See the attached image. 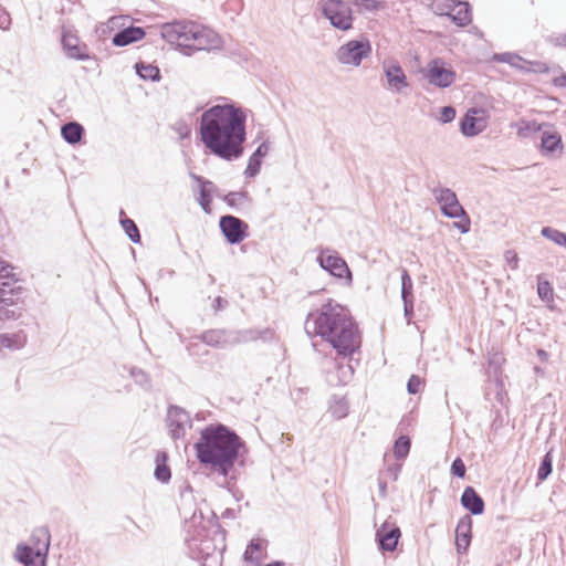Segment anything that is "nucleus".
<instances>
[{"label":"nucleus","instance_id":"9d476101","mask_svg":"<svg viewBox=\"0 0 566 566\" xmlns=\"http://www.w3.org/2000/svg\"><path fill=\"white\" fill-rule=\"evenodd\" d=\"M220 229L227 241L231 244L242 242L248 235V224L241 219L227 214L220 218Z\"/></svg>","mask_w":566,"mask_h":566},{"label":"nucleus","instance_id":"cd10ccee","mask_svg":"<svg viewBox=\"0 0 566 566\" xmlns=\"http://www.w3.org/2000/svg\"><path fill=\"white\" fill-rule=\"evenodd\" d=\"M21 292L20 286H13L10 282L6 281L0 286V305H15Z\"/></svg>","mask_w":566,"mask_h":566},{"label":"nucleus","instance_id":"ea45409f","mask_svg":"<svg viewBox=\"0 0 566 566\" xmlns=\"http://www.w3.org/2000/svg\"><path fill=\"white\" fill-rule=\"evenodd\" d=\"M541 129V125L534 120H521L517 124V134L521 137H526L532 133L538 132Z\"/></svg>","mask_w":566,"mask_h":566},{"label":"nucleus","instance_id":"bb28decb","mask_svg":"<svg viewBox=\"0 0 566 566\" xmlns=\"http://www.w3.org/2000/svg\"><path fill=\"white\" fill-rule=\"evenodd\" d=\"M265 545L261 539H252L244 552V560L254 565H259L263 559V551Z\"/></svg>","mask_w":566,"mask_h":566},{"label":"nucleus","instance_id":"e433bc0d","mask_svg":"<svg viewBox=\"0 0 566 566\" xmlns=\"http://www.w3.org/2000/svg\"><path fill=\"white\" fill-rule=\"evenodd\" d=\"M412 286H413L412 280H411L408 271L403 269L401 272V298H402V301L413 300Z\"/></svg>","mask_w":566,"mask_h":566},{"label":"nucleus","instance_id":"c756f323","mask_svg":"<svg viewBox=\"0 0 566 566\" xmlns=\"http://www.w3.org/2000/svg\"><path fill=\"white\" fill-rule=\"evenodd\" d=\"M562 147V138L557 133L545 132L542 136V149L552 154Z\"/></svg>","mask_w":566,"mask_h":566},{"label":"nucleus","instance_id":"0e129e2a","mask_svg":"<svg viewBox=\"0 0 566 566\" xmlns=\"http://www.w3.org/2000/svg\"><path fill=\"white\" fill-rule=\"evenodd\" d=\"M537 356L542 359V360H546L548 358V354L547 352H545L544 349H538L537 350Z\"/></svg>","mask_w":566,"mask_h":566},{"label":"nucleus","instance_id":"6e6d98bb","mask_svg":"<svg viewBox=\"0 0 566 566\" xmlns=\"http://www.w3.org/2000/svg\"><path fill=\"white\" fill-rule=\"evenodd\" d=\"M548 41L555 46L566 48V33L552 35Z\"/></svg>","mask_w":566,"mask_h":566},{"label":"nucleus","instance_id":"5fc2aeb1","mask_svg":"<svg viewBox=\"0 0 566 566\" xmlns=\"http://www.w3.org/2000/svg\"><path fill=\"white\" fill-rule=\"evenodd\" d=\"M11 24V18L9 13L0 7V29L8 30Z\"/></svg>","mask_w":566,"mask_h":566},{"label":"nucleus","instance_id":"4d7b16f0","mask_svg":"<svg viewBox=\"0 0 566 566\" xmlns=\"http://www.w3.org/2000/svg\"><path fill=\"white\" fill-rule=\"evenodd\" d=\"M403 302L405 316L410 319L413 314V300H406Z\"/></svg>","mask_w":566,"mask_h":566},{"label":"nucleus","instance_id":"79ce46f5","mask_svg":"<svg viewBox=\"0 0 566 566\" xmlns=\"http://www.w3.org/2000/svg\"><path fill=\"white\" fill-rule=\"evenodd\" d=\"M537 294L539 298L544 302L553 301V289L549 282L538 280Z\"/></svg>","mask_w":566,"mask_h":566},{"label":"nucleus","instance_id":"c03bdc74","mask_svg":"<svg viewBox=\"0 0 566 566\" xmlns=\"http://www.w3.org/2000/svg\"><path fill=\"white\" fill-rule=\"evenodd\" d=\"M353 3L366 11H377L381 7V2L378 0H353Z\"/></svg>","mask_w":566,"mask_h":566},{"label":"nucleus","instance_id":"b1692460","mask_svg":"<svg viewBox=\"0 0 566 566\" xmlns=\"http://www.w3.org/2000/svg\"><path fill=\"white\" fill-rule=\"evenodd\" d=\"M187 546L189 555L193 559H200L207 557L211 553V545L208 539H201L199 537H192L187 539Z\"/></svg>","mask_w":566,"mask_h":566},{"label":"nucleus","instance_id":"6ab92c4d","mask_svg":"<svg viewBox=\"0 0 566 566\" xmlns=\"http://www.w3.org/2000/svg\"><path fill=\"white\" fill-rule=\"evenodd\" d=\"M472 518L465 515L460 518L455 528V545L458 553L467 552L471 542Z\"/></svg>","mask_w":566,"mask_h":566},{"label":"nucleus","instance_id":"bf43d9fd","mask_svg":"<svg viewBox=\"0 0 566 566\" xmlns=\"http://www.w3.org/2000/svg\"><path fill=\"white\" fill-rule=\"evenodd\" d=\"M553 84L557 87H566V74L555 77Z\"/></svg>","mask_w":566,"mask_h":566},{"label":"nucleus","instance_id":"13d9d810","mask_svg":"<svg viewBox=\"0 0 566 566\" xmlns=\"http://www.w3.org/2000/svg\"><path fill=\"white\" fill-rule=\"evenodd\" d=\"M342 369V373H343V379L342 381L343 382H347V380L350 378V376L353 375V368L350 365H346L345 367H340Z\"/></svg>","mask_w":566,"mask_h":566},{"label":"nucleus","instance_id":"ddd939ff","mask_svg":"<svg viewBox=\"0 0 566 566\" xmlns=\"http://www.w3.org/2000/svg\"><path fill=\"white\" fill-rule=\"evenodd\" d=\"M382 70L389 91L399 94L409 86L407 76L397 61L391 60L384 62Z\"/></svg>","mask_w":566,"mask_h":566},{"label":"nucleus","instance_id":"e2e57ef3","mask_svg":"<svg viewBox=\"0 0 566 566\" xmlns=\"http://www.w3.org/2000/svg\"><path fill=\"white\" fill-rule=\"evenodd\" d=\"M386 489H387V483L385 481H379V491L382 496L386 495Z\"/></svg>","mask_w":566,"mask_h":566},{"label":"nucleus","instance_id":"c9c22d12","mask_svg":"<svg viewBox=\"0 0 566 566\" xmlns=\"http://www.w3.org/2000/svg\"><path fill=\"white\" fill-rule=\"evenodd\" d=\"M120 224H122L125 233L128 235V238L134 243L140 242L139 230H138L136 223L132 219H129V218L120 219Z\"/></svg>","mask_w":566,"mask_h":566},{"label":"nucleus","instance_id":"de8ad7c7","mask_svg":"<svg viewBox=\"0 0 566 566\" xmlns=\"http://www.w3.org/2000/svg\"><path fill=\"white\" fill-rule=\"evenodd\" d=\"M130 375L135 379V381L137 384H139L140 386H148L149 385L148 376H147V374L144 370H142L139 368H132Z\"/></svg>","mask_w":566,"mask_h":566},{"label":"nucleus","instance_id":"5701e85b","mask_svg":"<svg viewBox=\"0 0 566 566\" xmlns=\"http://www.w3.org/2000/svg\"><path fill=\"white\" fill-rule=\"evenodd\" d=\"M35 551L25 544H18L14 558L24 566H45L46 558L41 557L39 563L34 562Z\"/></svg>","mask_w":566,"mask_h":566},{"label":"nucleus","instance_id":"680f3d73","mask_svg":"<svg viewBox=\"0 0 566 566\" xmlns=\"http://www.w3.org/2000/svg\"><path fill=\"white\" fill-rule=\"evenodd\" d=\"M3 348H8V337L7 334L0 335V350Z\"/></svg>","mask_w":566,"mask_h":566},{"label":"nucleus","instance_id":"864d4df0","mask_svg":"<svg viewBox=\"0 0 566 566\" xmlns=\"http://www.w3.org/2000/svg\"><path fill=\"white\" fill-rule=\"evenodd\" d=\"M504 258H505L506 263L511 266L512 270L517 269L518 258L514 251H511V250L506 251L504 254Z\"/></svg>","mask_w":566,"mask_h":566},{"label":"nucleus","instance_id":"473e14b6","mask_svg":"<svg viewBox=\"0 0 566 566\" xmlns=\"http://www.w3.org/2000/svg\"><path fill=\"white\" fill-rule=\"evenodd\" d=\"M410 439L407 436H400L394 444V454L397 460H403L410 451Z\"/></svg>","mask_w":566,"mask_h":566},{"label":"nucleus","instance_id":"2f4dec72","mask_svg":"<svg viewBox=\"0 0 566 566\" xmlns=\"http://www.w3.org/2000/svg\"><path fill=\"white\" fill-rule=\"evenodd\" d=\"M137 74L144 80L158 81L160 78L159 69L151 64L136 63Z\"/></svg>","mask_w":566,"mask_h":566},{"label":"nucleus","instance_id":"338daca9","mask_svg":"<svg viewBox=\"0 0 566 566\" xmlns=\"http://www.w3.org/2000/svg\"><path fill=\"white\" fill-rule=\"evenodd\" d=\"M264 334H265V335H268V334H269V335H272V333H271V332H269V331H265V332H264Z\"/></svg>","mask_w":566,"mask_h":566},{"label":"nucleus","instance_id":"dca6fc26","mask_svg":"<svg viewBox=\"0 0 566 566\" xmlns=\"http://www.w3.org/2000/svg\"><path fill=\"white\" fill-rule=\"evenodd\" d=\"M62 45L66 55L71 59L86 61L90 59L88 48L82 43L78 36L70 31L63 32Z\"/></svg>","mask_w":566,"mask_h":566},{"label":"nucleus","instance_id":"20e7f679","mask_svg":"<svg viewBox=\"0 0 566 566\" xmlns=\"http://www.w3.org/2000/svg\"><path fill=\"white\" fill-rule=\"evenodd\" d=\"M160 35L186 55H190L193 51L211 50L220 45V38L214 31L189 20L164 23L160 27Z\"/></svg>","mask_w":566,"mask_h":566},{"label":"nucleus","instance_id":"412c9836","mask_svg":"<svg viewBox=\"0 0 566 566\" xmlns=\"http://www.w3.org/2000/svg\"><path fill=\"white\" fill-rule=\"evenodd\" d=\"M461 504L474 515L482 514L484 502L472 486H467L461 495Z\"/></svg>","mask_w":566,"mask_h":566},{"label":"nucleus","instance_id":"4468645a","mask_svg":"<svg viewBox=\"0 0 566 566\" xmlns=\"http://www.w3.org/2000/svg\"><path fill=\"white\" fill-rule=\"evenodd\" d=\"M400 535V528L396 524L386 521L376 532L379 548L387 552L395 551Z\"/></svg>","mask_w":566,"mask_h":566},{"label":"nucleus","instance_id":"a19ab883","mask_svg":"<svg viewBox=\"0 0 566 566\" xmlns=\"http://www.w3.org/2000/svg\"><path fill=\"white\" fill-rule=\"evenodd\" d=\"M248 199V193L244 191H232L223 197V201L230 207H238Z\"/></svg>","mask_w":566,"mask_h":566},{"label":"nucleus","instance_id":"f3484780","mask_svg":"<svg viewBox=\"0 0 566 566\" xmlns=\"http://www.w3.org/2000/svg\"><path fill=\"white\" fill-rule=\"evenodd\" d=\"M446 14L459 27H465L472 21L470 4L468 2L450 0L446 3Z\"/></svg>","mask_w":566,"mask_h":566},{"label":"nucleus","instance_id":"603ef678","mask_svg":"<svg viewBox=\"0 0 566 566\" xmlns=\"http://www.w3.org/2000/svg\"><path fill=\"white\" fill-rule=\"evenodd\" d=\"M13 268L3 260H0V279H10L13 277L12 273Z\"/></svg>","mask_w":566,"mask_h":566},{"label":"nucleus","instance_id":"f704fd0d","mask_svg":"<svg viewBox=\"0 0 566 566\" xmlns=\"http://www.w3.org/2000/svg\"><path fill=\"white\" fill-rule=\"evenodd\" d=\"M542 235L553 241L554 243L566 247V233L560 232L551 227H544L541 231Z\"/></svg>","mask_w":566,"mask_h":566},{"label":"nucleus","instance_id":"39448f33","mask_svg":"<svg viewBox=\"0 0 566 566\" xmlns=\"http://www.w3.org/2000/svg\"><path fill=\"white\" fill-rule=\"evenodd\" d=\"M322 12L335 29L348 31L353 28V10L346 1L325 0L322 3Z\"/></svg>","mask_w":566,"mask_h":566},{"label":"nucleus","instance_id":"393cba45","mask_svg":"<svg viewBox=\"0 0 566 566\" xmlns=\"http://www.w3.org/2000/svg\"><path fill=\"white\" fill-rule=\"evenodd\" d=\"M492 60L500 63H507L512 67L523 72L526 71L527 61L513 52L495 53L493 54Z\"/></svg>","mask_w":566,"mask_h":566},{"label":"nucleus","instance_id":"0eeeda50","mask_svg":"<svg viewBox=\"0 0 566 566\" xmlns=\"http://www.w3.org/2000/svg\"><path fill=\"white\" fill-rule=\"evenodd\" d=\"M370 52L371 45L367 39L350 40L338 48L336 59L340 64L359 66Z\"/></svg>","mask_w":566,"mask_h":566},{"label":"nucleus","instance_id":"4c0bfd02","mask_svg":"<svg viewBox=\"0 0 566 566\" xmlns=\"http://www.w3.org/2000/svg\"><path fill=\"white\" fill-rule=\"evenodd\" d=\"M8 348L9 349H21L25 346L28 337L23 331L17 333L7 334Z\"/></svg>","mask_w":566,"mask_h":566},{"label":"nucleus","instance_id":"2eb2a0df","mask_svg":"<svg viewBox=\"0 0 566 566\" xmlns=\"http://www.w3.org/2000/svg\"><path fill=\"white\" fill-rule=\"evenodd\" d=\"M203 343L212 347L224 348L241 342L238 333L228 332L224 329H210L205 332L201 337Z\"/></svg>","mask_w":566,"mask_h":566},{"label":"nucleus","instance_id":"49530a36","mask_svg":"<svg viewBox=\"0 0 566 566\" xmlns=\"http://www.w3.org/2000/svg\"><path fill=\"white\" fill-rule=\"evenodd\" d=\"M455 118V109L452 106L441 108L439 120L443 124L450 123Z\"/></svg>","mask_w":566,"mask_h":566},{"label":"nucleus","instance_id":"58836bf2","mask_svg":"<svg viewBox=\"0 0 566 566\" xmlns=\"http://www.w3.org/2000/svg\"><path fill=\"white\" fill-rule=\"evenodd\" d=\"M552 470H553V459H552L551 453L548 452L542 459L541 465L538 468V471H537L538 481L542 482V481L546 480L549 476V474L552 473Z\"/></svg>","mask_w":566,"mask_h":566},{"label":"nucleus","instance_id":"a211bd4d","mask_svg":"<svg viewBox=\"0 0 566 566\" xmlns=\"http://www.w3.org/2000/svg\"><path fill=\"white\" fill-rule=\"evenodd\" d=\"M51 535L46 526L36 527L30 537L31 547L35 551V557L46 558L50 548Z\"/></svg>","mask_w":566,"mask_h":566},{"label":"nucleus","instance_id":"423d86ee","mask_svg":"<svg viewBox=\"0 0 566 566\" xmlns=\"http://www.w3.org/2000/svg\"><path fill=\"white\" fill-rule=\"evenodd\" d=\"M422 77L432 86L447 88L451 86L457 78L452 67L447 66L441 59L431 60L424 69L421 70Z\"/></svg>","mask_w":566,"mask_h":566},{"label":"nucleus","instance_id":"1a4fd4ad","mask_svg":"<svg viewBox=\"0 0 566 566\" xmlns=\"http://www.w3.org/2000/svg\"><path fill=\"white\" fill-rule=\"evenodd\" d=\"M317 261L321 268L329 272L333 276L338 279L346 277L348 282L352 281V273L347 263L336 252L331 250L322 251Z\"/></svg>","mask_w":566,"mask_h":566},{"label":"nucleus","instance_id":"f8f14e48","mask_svg":"<svg viewBox=\"0 0 566 566\" xmlns=\"http://www.w3.org/2000/svg\"><path fill=\"white\" fill-rule=\"evenodd\" d=\"M486 126L485 112L481 108H470L460 122V130L467 137L479 135Z\"/></svg>","mask_w":566,"mask_h":566},{"label":"nucleus","instance_id":"7ed1b4c3","mask_svg":"<svg viewBox=\"0 0 566 566\" xmlns=\"http://www.w3.org/2000/svg\"><path fill=\"white\" fill-rule=\"evenodd\" d=\"M243 446V441L233 430L219 423L201 430V437L196 442L195 449L201 464L227 476L233 469Z\"/></svg>","mask_w":566,"mask_h":566},{"label":"nucleus","instance_id":"69168bd1","mask_svg":"<svg viewBox=\"0 0 566 566\" xmlns=\"http://www.w3.org/2000/svg\"><path fill=\"white\" fill-rule=\"evenodd\" d=\"M399 470H400V467H399V465H397V467L395 468L394 472H392L394 480H396V479H397V476H398V471H399Z\"/></svg>","mask_w":566,"mask_h":566},{"label":"nucleus","instance_id":"a878e982","mask_svg":"<svg viewBox=\"0 0 566 566\" xmlns=\"http://www.w3.org/2000/svg\"><path fill=\"white\" fill-rule=\"evenodd\" d=\"M62 137L71 145L77 144L84 134V128L76 122H70L61 128Z\"/></svg>","mask_w":566,"mask_h":566},{"label":"nucleus","instance_id":"4be33fe9","mask_svg":"<svg viewBox=\"0 0 566 566\" xmlns=\"http://www.w3.org/2000/svg\"><path fill=\"white\" fill-rule=\"evenodd\" d=\"M145 31L139 27H129L117 32L112 42L115 46H126L130 43L140 41L145 36Z\"/></svg>","mask_w":566,"mask_h":566},{"label":"nucleus","instance_id":"6e6552de","mask_svg":"<svg viewBox=\"0 0 566 566\" xmlns=\"http://www.w3.org/2000/svg\"><path fill=\"white\" fill-rule=\"evenodd\" d=\"M432 195L446 217L457 219L460 216H465V210L460 205L455 192L451 189L438 187L432 190Z\"/></svg>","mask_w":566,"mask_h":566},{"label":"nucleus","instance_id":"3c124183","mask_svg":"<svg viewBox=\"0 0 566 566\" xmlns=\"http://www.w3.org/2000/svg\"><path fill=\"white\" fill-rule=\"evenodd\" d=\"M451 472L458 478H463L465 474V465L460 458H457L451 464Z\"/></svg>","mask_w":566,"mask_h":566},{"label":"nucleus","instance_id":"f03ea898","mask_svg":"<svg viewBox=\"0 0 566 566\" xmlns=\"http://www.w3.org/2000/svg\"><path fill=\"white\" fill-rule=\"evenodd\" d=\"M304 328L308 336H319L344 358L350 357L361 345L357 324L349 313L333 300L310 312Z\"/></svg>","mask_w":566,"mask_h":566},{"label":"nucleus","instance_id":"f257e3e1","mask_svg":"<svg viewBox=\"0 0 566 566\" xmlns=\"http://www.w3.org/2000/svg\"><path fill=\"white\" fill-rule=\"evenodd\" d=\"M247 114L233 103L217 104L200 116V136L203 145L223 160H235L243 155L247 139Z\"/></svg>","mask_w":566,"mask_h":566},{"label":"nucleus","instance_id":"7c9ffc66","mask_svg":"<svg viewBox=\"0 0 566 566\" xmlns=\"http://www.w3.org/2000/svg\"><path fill=\"white\" fill-rule=\"evenodd\" d=\"M166 454L165 453H158L156 455V469H155V476L160 482H168L171 478L170 469L165 463L166 462Z\"/></svg>","mask_w":566,"mask_h":566},{"label":"nucleus","instance_id":"72a5a7b5","mask_svg":"<svg viewBox=\"0 0 566 566\" xmlns=\"http://www.w3.org/2000/svg\"><path fill=\"white\" fill-rule=\"evenodd\" d=\"M329 410L334 418L342 419L347 416L348 412V405L345 398H334Z\"/></svg>","mask_w":566,"mask_h":566},{"label":"nucleus","instance_id":"8fccbe9b","mask_svg":"<svg viewBox=\"0 0 566 566\" xmlns=\"http://www.w3.org/2000/svg\"><path fill=\"white\" fill-rule=\"evenodd\" d=\"M459 218L461 220L455 221L453 223V227L457 228L461 233H468L470 231V224H471L468 213L465 212V216H460Z\"/></svg>","mask_w":566,"mask_h":566},{"label":"nucleus","instance_id":"37998d69","mask_svg":"<svg viewBox=\"0 0 566 566\" xmlns=\"http://www.w3.org/2000/svg\"><path fill=\"white\" fill-rule=\"evenodd\" d=\"M19 307L15 305H0V319H14L20 316Z\"/></svg>","mask_w":566,"mask_h":566},{"label":"nucleus","instance_id":"aec40b11","mask_svg":"<svg viewBox=\"0 0 566 566\" xmlns=\"http://www.w3.org/2000/svg\"><path fill=\"white\" fill-rule=\"evenodd\" d=\"M269 150L270 143L264 140L250 156L248 166L244 170V176L247 178H254L260 172L262 160L268 155Z\"/></svg>","mask_w":566,"mask_h":566},{"label":"nucleus","instance_id":"09e8293b","mask_svg":"<svg viewBox=\"0 0 566 566\" xmlns=\"http://www.w3.org/2000/svg\"><path fill=\"white\" fill-rule=\"evenodd\" d=\"M525 72H534V73H546L548 72V66L546 63L539 61H527L526 71Z\"/></svg>","mask_w":566,"mask_h":566},{"label":"nucleus","instance_id":"9b49d317","mask_svg":"<svg viewBox=\"0 0 566 566\" xmlns=\"http://www.w3.org/2000/svg\"><path fill=\"white\" fill-rule=\"evenodd\" d=\"M167 426L172 439H181L186 436L187 431L191 429V419L187 411L172 406L168 409Z\"/></svg>","mask_w":566,"mask_h":566},{"label":"nucleus","instance_id":"052dcab7","mask_svg":"<svg viewBox=\"0 0 566 566\" xmlns=\"http://www.w3.org/2000/svg\"><path fill=\"white\" fill-rule=\"evenodd\" d=\"M226 305H227V301H226V300H223L222 297H217V298L214 300V305H213V306H214V308H216V310H221V308H223Z\"/></svg>","mask_w":566,"mask_h":566},{"label":"nucleus","instance_id":"c85d7f7f","mask_svg":"<svg viewBox=\"0 0 566 566\" xmlns=\"http://www.w3.org/2000/svg\"><path fill=\"white\" fill-rule=\"evenodd\" d=\"M190 177L200 184L199 205L206 212H210L211 197L209 195V190L207 189V187L212 186V182L209 180H205L202 177L197 176L195 174H190Z\"/></svg>","mask_w":566,"mask_h":566},{"label":"nucleus","instance_id":"a18cd8bd","mask_svg":"<svg viewBox=\"0 0 566 566\" xmlns=\"http://www.w3.org/2000/svg\"><path fill=\"white\" fill-rule=\"evenodd\" d=\"M422 387V379L419 376L412 375L407 382V390L409 394H418Z\"/></svg>","mask_w":566,"mask_h":566}]
</instances>
